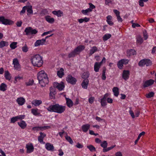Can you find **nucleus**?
<instances>
[{
	"mask_svg": "<svg viewBox=\"0 0 156 156\" xmlns=\"http://www.w3.org/2000/svg\"><path fill=\"white\" fill-rule=\"evenodd\" d=\"M37 77L39 83L42 87L45 86L49 82L47 75L44 70H41L38 73Z\"/></svg>",
	"mask_w": 156,
	"mask_h": 156,
	"instance_id": "1",
	"label": "nucleus"
},
{
	"mask_svg": "<svg viewBox=\"0 0 156 156\" xmlns=\"http://www.w3.org/2000/svg\"><path fill=\"white\" fill-rule=\"evenodd\" d=\"M66 107L56 104L54 105H51L47 109L50 112H54L59 114L63 112L65 110Z\"/></svg>",
	"mask_w": 156,
	"mask_h": 156,
	"instance_id": "2",
	"label": "nucleus"
},
{
	"mask_svg": "<svg viewBox=\"0 0 156 156\" xmlns=\"http://www.w3.org/2000/svg\"><path fill=\"white\" fill-rule=\"evenodd\" d=\"M31 61L32 64L34 66L41 67L43 63L42 58L39 54L33 56L31 58Z\"/></svg>",
	"mask_w": 156,
	"mask_h": 156,
	"instance_id": "3",
	"label": "nucleus"
},
{
	"mask_svg": "<svg viewBox=\"0 0 156 156\" xmlns=\"http://www.w3.org/2000/svg\"><path fill=\"white\" fill-rule=\"evenodd\" d=\"M84 47L82 45H80L76 48L73 51L71 52L69 55V58L74 57L78 54L82 50H83Z\"/></svg>",
	"mask_w": 156,
	"mask_h": 156,
	"instance_id": "4",
	"label": "nucleus"
},
{
	"mask_svg": "<svg viewBox=\"0 0 156 156\" xmlns=\"http://www.w3.org/2000/svg\"><path fill=\"white\" fill-rule=\"evenodd\" d=\"M24 32L26 33V35H30L31 34H35L37 33V31L36 29H33L30 27H27L24 30Z\"/></svg>",
	"mask_w": 156,
	"mask_h": 156,
	"instance_id": "5",
	"label": "nucleus"
},
{
	"mask_svg": "<svg viewBox=\"0 0 156 156\" xmlns=\"http://www.w3.org/2000/svg\"><path fill=\"white\" fill-rule=\"evenodd\" d=\"M0 23H1L2 24L6 25H10L13 23V21L5 19L3 16L0 17Z\"/></svg>",
	"mask_w": 156,
	"mask_h": 156,
	"instance_id": "6",
	"label": "nucleus"
},
{
	"mask_svg": "<svg viewBox=\"0 0 156 156\" xmlns=\"http://www.w3.org/2000/svg\"><path fill=\"white\" fill-rule=\"evenodd\" d=\"M56 87H51L50 88L49 90V96L51 99H55V95L56 94Z\"/></svg>",
	"mask_w": 156,
	"mask_h": 156,
	"instance_id": "7",
	"label": "nucleus"
},
{
	"mask_svg": "<svg viewBox=\"0 0 156 156\" xmlns=\"http://www.w3.org/2000/svg\"><path fill=\"white\" fill-rule=\"evenodd\" d=\"M66 80L68 83L73 85L75 84L76 82V79L70 75L67 76L66 78Z\"/></svg>",
	"mask_w": 156,
	"mask_h": 156,
	"instance_id": "8",
	"label": "nucleus"
},
{
	"mask_svg": "<svg viewBox=\"0 0 156 156\" xmlns=\"http://www.w3.org/2000/svg\"><path fill=\"white\" fill-rule=\"evenodd\" d=\"M53 86L54 87H55L56 88H57L59 90H63L65 87L64 83L62 82L60 83L57 82L54 83H53Z\"/></svg>",
	"mask_w": 156,
	"mask_h": 156,
	"instance_id": "9",
	"label": "nucleus"
},
{
	"mask_svg": "<svg viewBox=\"0 0 156 156\" xmlns=\"http://www.w3.org/2000/svg\"><path fill=\"white\" fill-rule=\"evenodd\" d=\"M40 135L38 136V140L41 143L44 144L45 142L43 141V139L46 136V134L41 132L40 133Z\"/></svg>",
	"mask_w": 156,
	"mask_h": 156,
	"instance_id": "10",
	"label": "nucleus"
},
{
	"mask_svg": "<svg viewBox=\"0 0 156 156\" xmlns=\"http://www.w3.org/2000/svg\"><path fill=\"white\" fill-rule=\"evenodd\" d=\"M45 148L48 151H54V147L53 144L47 143L45 145Z\"/></svg>",
	"mask_w": 156,
	"mask_h": 156,
	"instance_id": "11",
	"label": "nucleus"
},
{
	"mask_svg": "<svg viewBox=\"0 0 156 156\" xmlns=\"http://www.w3.org/2000/svg\"><path fill=\"white\" fill-rule=\"evenodd\" d=\"M154 82V80L152 79H150L146 81L143 85L144 87H147L151 85H152Z\"/></svg>",
	"mask_w": 156,
	"mask_h": 156,
	"instance_id": "12",
	"label": "nucleus"
},
{
	"mask_svg": "<svg viewBox=\"0 0 156 156\" xmlns=\"http://www.w3.org/2000/svg\"><path fill=\"white\" fill-rule=\"evenodd\" d=\"M45 42V39H42L41 40H37L35 43V46H38L40 45H43L44 44Z\"/></svg>",
	"mask_w": 156,
	"mask_h": 156,
	"instance_id": "13",
	"label": "nucleus"
},
{
	"mask_svg": "<svg viewBox=\"0 0 156 156\" xmlns=\"http://www.w3.org/2000/svg\"><path fill=\"white\" fill-rule=\"evenodd\" d=\"M129 72L128 70H124L122 74V77L125 80H127L129 78Z\"/></svg>",
	"mask_w": 156,
	"mask_h": 156,
	"instance_id": "14",
	"label": "nucleus"
},
{
	"mask_svg": "<svg viewBox=\"0 0 156 156\" xmlns=\"http://www.w3.org/2000/svg\"><path fill=\"white\" fill-rule=\"evenodd\" d=\"M50 128L49 126H36L33 128V129L34 130H43L46 129H48Z\"/></svg>",
	"mask_w": 156,
	"mask_h": 156,
	"instance_id": "15",
	"label": "nucleus"
},
{
	"mask_svg": "<svg viewBox=\"0 0 156 156\" xmlns=\"http://www.w3.org/2000/svg\"><path fill=\"white\" fill-rule=\"evenodd\" d=\"M26 147L27 149V153H30L32 152L34 150V147L32 144L30 145L27 144Z\"/></svg>",
	"mask_w": 156,
	"mask_h": 156,
	"instance_id": "16",
	"label": "nucleus"
},
{
	"mask_svg": "<svg viewBox=\"0 0 156 156\" xmlns=\"http://www.w3.org/2000/svg\"><path fill=\"white\" fill-rule=\"evenodd\" d=\"M89 82V80L88 79H84L81 84L82 87L84 89H87Z\"/></svg>",
	"mask_w": 156,
	"mask_h": 156,
	"instance_id": "17",
	"label": "nucleus"
},
{
	"mask_svg": "<svg viewBox=\"0 0 156 156\" xmlns=\"http://www.w3.org/2000/svg\"><path fill=\"white\" fill-rule=\"evenodd\" d=\"M16 101L20 105H23L25 101L24 98L21 97L18 98Z\"/></svg>",
	"mask_w": 156,
	"mask_h": 156,
	"instance_id": "18",
	"label": "nucleus"
},
{
	"mask_svg": "<svg viewBox=\"0 0 156 156\" xmlns=\"http://www.w3.org/2000/svg\"><path fill=\"white\" fill-rule=\"evenodd\" d=\"M90 125L89 124L83 125L82 126V129L84 132H86L90 128Z\"/></svg>",
	"mask_w": 156,
	"mask_h": 156,
	"instance_id": "19",
	"label": "nucleus"
},
{
	"mask_svg": "<svg viewBox=\"0 0 156 156\" xmlns=\"http://www.w3.org/2000/svg\"><path fill=\"white\" fill-rule=\"evenodd\" d=\"M18 124L22 129L25 128L27 126V124L23 120H21L20 122H18Z\"/></svg>",
	"mask_w": 156,
	"mask_h": 156,
	"instance_id": "20",
	"label": "nucleus"
},
{
	"mask_svg": "<svg viewBox=\"0 0 156 156\" xmlns=\"http://www.w3.org/2000/svg\"><path fill=\"white\" fill-rule=\"evenodd\" d=\"M54 15H56L58 17H61L63 15V12L60 10L58 11H54L52 12Z\"/></svg>",
	"mask_w": 156,
	"mask_h": 156,
	"instance_id": "21",
	"label": "nucleus"
},
{
	"mask_svg": "<svg viewBox=\"0 0 156 156\" xmlns=\"http://www.w3.org/2000/svg\"><path fill=\"white\" fill-rule=\"evenodd\" d=\"M57 74L59 77H62L64 75V69L62 68H61L59 70L57 71Z\"/></svg>",
	"mask_w": 156,
	"mask_h": 156,
	"instance_id": "22",
	"label": "nucleus"
},
{
	"mask_svg": "<svg viewBox=\"0 0 156 156\" xmlns=\"http://www.w3.org/2000/svg\"><path fill=\"white\" fill-rule=\"evenodd\" d=\"M66 103L67 106L70 108L72 107L73 105V103L72 101L69 98H66Z\"/></svg>",
	"mask_w": 156,
	"mask_h": 156,
	"instance_id": "23",
	"label": "nucleus"
},
{
	"mask_svg": "<svg viewBox=\"0 0 156 156\" xmlns=\"http://www.w3.org/2000/svg\"><path fill=\"white\" fill-rule=\"evenodd\" d=\"M46 20L50 23H54L55 21L54 19L53 18H51L50 16H46L45 17Z\"/></svg>",
	"mask_w": 156,
	"mask_h": 156,
	"instance_id": "24",
	"label": "nucleus"
},
{
	"mask_svg": "<svg viewBox=\"0 0 156 156\" xmlns=\"http://www.w3.org/2000/svg\"><path fill=\"white\" fill-rule=\"evenodd\" d=\"M42 101L41 100H34L32 102V104L34 105L35 106H39L40 104H41Z\"/></svg>",
	"mask_w": 156,
	"mask_h": 156,
	"instance_id": "25",
	"label": "nucleus"
},
{
	"mask_svg": "<svg viewBox=\"0 0 156 156\" xmlns=\"http://www.w3.org/2000/svg\"><path fill=\"white\" fill-rule=\"evenodd\" d=\"M98 51V49L95 46L92 47L91 49L90 50L89 55H91Z\"/></svg>",
	"mask_w": 156,
	"mask_h": 156,
	"instance_id": "26",
	"label": "nucleus"
},
{
	"mask_svg": "<svg viewBox=\"0 0 156 156\" xmlns=\"http://www.w3.org/2000/svg\"><path fill=\"white\" fill-rule=\"evenodd\" d=\"M106 18L107 19V22L108 23L110 26L113 25V23L111 20L112 18V16L110 15L108 16Z\"/></svg>",
	"mask_w": 156,
	"mask_h": 156,
	"instance_id": "27",
	"label": "nucleus"
},
{
	"mask_svg": "<svg viewBox=\"0 0 156 156\" xmlns=\"http://www.w3.org/2000/svg\"><path fill=\"white\" fill-rule=\"evenodd\" d=\"M112 91L114 93V95L117 97L119 94V88L116 87H114L112 89Z\"/></svg>",
	"mask_w": 156,
	"mask_h": 156,
	"instance_id": "28",
	"label": "nucleus"
},
{
	"mask_svg": "<svg viewBox=\"0 0 156 156\" xmlns=\"http://www.w3.org/2000/svg\"><path fill=\"white\" fill-rule=\"evenodd\" d=\"M5 76L6 79L10 80L11 77L10 74L8 71H6L5 72Z\"/></svg>",
	"mask_w": 156,
	"mask_h": 156,
	"instance_id": "29",
	"label": "nucleus"
},
{
	"mask_svg": "<svg viewBox=\"0 0 156 156\" xmlns=\"http://www.w3.org/2000/svg\"><path fill=\"white\" fill-rule=\"evenodd\" d=\"M27 14L29 15V14H32L33 11L32 10V6L31 5L27 6Z\"/></svg>",
	"mask_w": 156,
	"mask_h": 156,
	"instance_id": "30",
	"label": "nucleus"
},
{
	"mask_svg": "<svg viewBox=\"0 0 156 156\" xmlns=\"http://www.w3.org/2000/svg\"><path fill=\"white\" fill-rule=\"evenodd\" d=\"M7 85L4 83H2L0 86V90L3 91L6 90Z\"/></svg>",
	"mask_w": 156,
	"mask_h": 156,
	"instance_id": "31",
	"label": "nucleus"
},
{
	"mask_svg": "<svg viewBox=\"0 0 156 156\" xmlns=\"http://www.w3.org/2000/svg\"><path fill=\"white\" fill-rule=\"evenodd\" d=\"M89 76V73L88 72H84L81 75L82 78L85 79H87Z\"/></svg>",
	"mask_w": 156,
	"mask_h": 156,
	"instance_id": "32",
	"label": "nucleus"
},
{
	"mask_svg": "<svg viewBox=\"0 0 156 156\" xmlns=\"http://www.w3.org/2000/svg\"><path fill=\"white\" fill-rule=\"evenodd\" d=\"M127 53L129 56L134 55L136 54L135 51L134 49H131L127 51Z\"/></svg>",
	"mask_w": 156,
	"mask_h": 156,
	"instance_id": "33",
	"label": "nucleus"
},
{
	"mask_svg": "<svg viewBox=\"0 0 156 156\" xmlns=\"http://www.w3.org/2000/svg\"><path fill=\"white\" fill-rule=\"evenodd\" d=\"M100 66L99 65V63L96 62L95 63L94 65V70L96 72L99 71Z\"/></svg>",
	"mask_w": 156,
	"mask_h": 156,
	"instance_id": "34",
	"label": "nucleus"
},
{
	"mask_svg": "<svg viewBox=\"0 0 156 156\" xmlns=\"http://www.w3.org/2000/svg\"><path fill=\"white\" fill-rule=\"evenodd\" d=\"M78 22L80 23H82L83 22H88L90 20V18H89L85 17L84 19H80L78 20Z\"/></svg>",
	"mask_w": 156,
	"mask_h": 156,
	"instance_id": "35",
	"label": "nucleus"
},
{
	"mask_svg": "<svg viewBox=\"0 0 156 156\" xmlns=\"http://www.w3.org/2000/svg\"><path fill=\"white\" fill-rule=\"evenodd\" d=\"M145 65L146 66H150L151 65L152 63L150 60L148 59L145 58Z\"/></svg>",
	"mask_w": 156,
	"mask_h": 156,
	"instance_id": "36",
	"label": "nucleus"
},
{
	"mask_svg": "<svg viewBox=\"0 0 156 156\" xmlns=\"http://www.w3.org/2000/svg\"><path fill=\"white\" fill-rule=\"evenodd\" d=\"M17 42H13L10 45V47L12 49H14L17 47Z\"/></svg>",
	"mask_w": 156,
	"mask_h": 156,
	"instance_id": "37",
	"label": "nucleus"
},
{
	"mask_svg": "<svg viewBox=\"0 0 156 156\" xmlns=\"http://www.w3.org/2000/svg\"><path fill=\"white\" fill-rule=\"evenodd\" d=\"M111 37L110 34H105L103 37V40L106 41L109 39Z\"/></svg>",
	"mask_w": 156,
	"mask_h": 156,
	"instance_id": "38",
	"label": "nucleus"
},
{
	"mask_svg": "<svg viewBox=\"0 0 156 156\" xmlns=\"http://www.w3.org/2000/svg\"><path fill=\"white\" fill-rule=\"evenodd\" d=\"M106 70V69L105 67H104L103 68V71H102V79L103 80H105L106 78V76H105V71Z\"/></svg>",
	"mask_w": 156,
	"mask_h": 156,
	"instance_id": "39",
	"label": "nucleus"
},
{
	"mask_svg": "<svg viewBox=\"0 0 156 156\" xmlns=\"http://www.w3.org/2000/svg\"><path fill=\"white\" fill-rule=\"evenodd\" d=\"M37 110V109H31V112L34 115H38L40 114V113L38 112Z\"/></svg>",
	"mask_w": 156,
	"mask_h": 156,
	"instance_id": "40",
	"label": "nucleus"
},
{
	"mask_svg": "<svg viewBox=\"0 0 156 156\" xmlns=\"http://www.w3.org/2000/svg\"><path fill=\"white\" fill-rule=\"evenodd\" d=\"M23 77L22 76H17L15 77V80L14 81V83H16L18 81H20L21 80L23 79Z\"/></svg>",
	"mask_w": 156,
	"mask_h": 156,
	"instance_id": "41",
	"label": "nucleus"
},
{
	"mask_svg": "<svg viewBox=\"0 0 156 156\" xmlns=\"http://www.w3.org/2000/svg\"><path fill=\"white\" fill-rule=\"evenodd\" d=\"M101 105L102 107H104L107 105L106 100L102 98L101 100Z\"/></svg>",
	"mask_w": 156,
	"mask_h": 156,
	"instance_id": "42",
	"label": "nucleus"
},
{
	"mask_svg": "<svg viewBox=\"0 0 156 156\" xmlns=\"http://www.w3.org/2000/svg\"><path fill=\"white\" fill-rule=\"evenodd\" d=\"M92 11L91 9L88 8L86 10H82L81 12L83 14L86 15L88 12H90Z\"/></svg>",
	"mask_w": 156,
	"mask_h": 156,
	"instance_id": "43",
	"label": "nucleus"
},
{
	"mask_svg": "<svg viewBox=\"0 0 156 156\" xmlns=\"http://www.w3.org/2000/svg\"><path fill=\"white\" fill-rule=\"evenodd\" d=\"M145 64V58L141 60L138 63V65L140 66H143Z\"/></svg>",
	"mask_w": 156,
	"mask_h": 156,
	"instance_id": "44",
	"label": "nucleus"
},
{
	"mask_svg": "<svg viewBox=\"0 0 156 156\" xmlns=\"http://www.w3.org/2000/svg\"><path fill=\"white\" fill-rule=\"evenodd\" d=\"M65 138L66 140L71 144H73V142L70 136H65Z\"/></svg>",
	"mask_w": 156,
	"mask_h": 156,
	"instance_id": "45",
	"label": "nucleus"
},
{
	"mask_svg": "<svg viewBox=\"0 0 156 156\" xmlns=\"http://www.w3.org/2000/svg\"><path fill=\"white\" fill-rule=\"evenodd\" d=\"M87 147L91 152H93L94 151H96L95 147L91 145L87 146Z\"/></svg>",
	"mask_w": 156,
	"mask_h": 156,
	"instance_id": "46",
	"label": "nucleus"
},
{
	"mask_svg": "<svg viewBox=\"0 0 156 156\" xmlns=\"http://www.w3.org/2000/svg\"><path fill=\"white\" fill-rule=\"evenodd\" d=\"M34 83V81L33 80H30L29 81L26 82L25 84L27 86H32Z\"/></svg>",
	"mask_w": 156,
	"mask_h": 156,
	"instance_id": "47",
	"label": "nucleus"
},
{
	"mask_svg": "<svg viewBox=\"0 0 156 156\" xmlns=\"http://www.w3.org/2000/svg\"><path fill=\"white\" fill-rule=\"evenodd\" d=\"M108 145V143L106 141L104 140L103 142L101 144V146L103 147L104 148H105L107 147Z\"/></svg>",
	"mask_w": 156,
	"mask_h": 156,
	"instance_id": "48",
	"label": "nucleus"
},
{
	"mask_svg": "<svg viewBox=\"0 0 156 156\" xmlns=\"http://www.w3.org/2000/svg\"><path fill=\"white\" fill-rule=\"evenodd\" d=\"M22 51L24 52H27L28 51V48L26 44H25L22 47Z\"/></svg>",
	"mask_w": 156,
	"mask_h": 156,
	"instance_id": "49",
	"label": "nucleus"
},
{
	"mask_svg": "<svg viewBox=\"0 0 156 156\" xmlns=\"http://www.w3.org/2000/svg\"><path fill=\"white\" fill-rule=\"evenodd\" d=\"M123 63L122 61H119L117 63V66L118 68L120 69H122V68Z\"/></svg>",
	"mask_w": 156,
	"mask_h": 156,
	"instance_id": "50",
	"label": "nucleus"
},
{
	"mask_svg": "<svg viewBox=\"0 0 156 156\" xmlns=\"http://www.w3.org/2000/svg\"><path fill=\"white\" fill-rule=\"evenodd\" d=\"M139 5L142 7H143L144 6V2H147L148 0H139Z\"/></svg>",
	"mask_w": 156,
	"mask_h": 156,
	"instance_id": "51",
	"label": "nucleus"
},
{
	"mask_svg": "<svg viewBox=\"0 0 156 156\" xmlns=\"http://www.w3.org/2000/svg\"><path fill=\"white\" fill-rule=\"evenodd\" d=\"M7 44V43L5 41H2L0 42V48H2L4 46L6 45V44Z\"/></svg>",
	"mask_w": 156,
	"mask_h": 156,
	"instance_id": "52",
	"label": "nucleus"
},
{
	"mask_svg": "<svg viewBox=\"0 0 156 156\" xmlns=\"http://www.w3.org/2000/svg\"><path fill=\"white\" fill-rule=\"evenodd\" d=\"M154 93L153 92H151L146 95V97L148 98H150L153 96Z\"/></svg>",
	"mask_w": 156,
	"mask_h": 156,
	"instance_id": "53",
	"label": "nucleus"
},
{
	"mask_svg": "<svg viewBox=\"0 0 156 156\" xmlns=\"http://www.w3.org/2000/svg\"><path fill=\"white\" fill-rule=\"evenodd\" d=\"M27 6H24L22 10L20 12V15H22L23 14H24L26 10L27 9Z\"/></svg>",
	"mask_w": 156,
	"mask_h": 156,
	"instance_id": "54",
	"label": "nucleus"
},
{
	"mask_svg": "<svg viewBox=\"0 0 156 156\" xmlns=\"http://www.w3.org/2000/svg\"><path fill=\"white\" fill-rule=\"evenodd\" d=\"M18 119L16 116L13 117L11 119L10 122L12 123H14Z\"/></svg>",
	"mask_w": 156,
	"mask_h": 156,
	"instance_id": "55",
	"label": "nucleus"
},
{
	"mask_svg": "<svg viewBox=\"0 0 156 156\" xmlns=\"http://www.w3.org/2000/svg\"><path fill=\"white\" fill-rule=\"evenodd\" d=\"M137 41L138 43L141 44L143 42V39L140 36H139L138 37Z\"/></svg>",
	"mask_w": 156,
	"mask_h": 156,
	"instance_id": "56",
	"label": "nucleus"
},
{
	"mask_svg": "<svg viewBox=\"0 0 156 156\" xmlns=\"http://www.w3.org/2000/svg\"><path fill=\"white\" fill-rule=\"evenodd\" d=\"M14 67L15 69L16 70H19L20 69V67L19 63L14 65Z\"/></svg>",
	"mask_w": 156,
	"mask_h": 156,
	"instance_id": "57",
	"label": "nucleus"
},
{
	"mask_svg": "<svg viewBox=\"0 0 156 156\" xmlns=\"http://www.w3.org/2000/svg\"><path fill=\"white\" fill-rule=\"evenodd\" d=\"M122 61V62H123V64L126 65L129 62V60L126 59H122L121 60Z\"/></svg>",
	"mask_w": 156,
	"mask_h": 156,
	"instance_id": "58",
	"label": "nucleus"
},
{
	"mask_svg": "<svg viewBox=\"0 0 156 156\" xmlns=\"http://www.w3.org/2000/svg\"><path fill=\"white\" fill-rule=\"evenodd\" d=\"M75 146L78 148H82L83 147V145L79 143H78Z\"/></svg>",
	"mask_w": 156,
	"mask_h": 156,
	"instance_id": "59",
	"label": "nucleus"
},
{
	"mask_svg": "<svg viewBox=\"0 0 156 156\" xmlns=\"http://www.w3.org/2000/svg\"><path fill=\"white\" fill-rule=\"evenodd\" d=\"M19 63V61L17 59L14 58L13 60V64L14 65Z\"/></svg>",
	"mask_w": 156,
	"mask_h": 156,
	"instance_id": "60",
	"label": "nucleus"
},
{
	"mask_svg": "<svg viewBox=\"0 0 156 156\" xmlns=\"http://www.w3.org/2000/svg\"><path fill=\"white\" fill-rule=\"evenodd\" d=\"M53 31V30H50V31H47V32H44L41 35V36H44L47 35V34H50Z\"/></svg>",
	"mask_w": 156,
	"mask_h": 156,
	"instance_id": "61",
	"label": "nucleus"
},
{
	"mask_svg": "<svg viewBox=\"0 0 156 156\" xmlns=\"http://www.w3.org/2000/svg\"><path fill=\"white\" fill-rule=\"evenodd\" d=\"M94 97H91L89 99V102L90 103L92 104L94 100Z\"/></svg>",
	"mask_w": 156,
	"mask_h": 156,
	"instance_id": "62",
	"label": "nucleus"
},
{
	"mask_svg": "<svg viewBox=\"0 0 156 156\" xmlns=\"http://www.w3.org/2000/svg\"><path fill=\"white\" fill-rule=\"evenodd\" d=\"M22 23V22L21 21H18L16 23V25L18 27H20Z\"/></svg>",
	"mask_w": 156,
	"mask_h": 156,
	"instance_id": "63",
	"label": "nucleus"
},
{
	"mask_svg": "<svg viewBox=\"0 0 156 156\" xmlns=\"http://www.w3.org/2000/svg\"><path fill=\"white\" fill-rule=\"evenodd\" d=\"M18 120V119H24L25 115H21L19 116H16Z\"/></svg>",
	"mask_w": 156,
	"mask_h": 156,
	"instance_id": "64",
	"label": "nucleus"
}]
</instances>
